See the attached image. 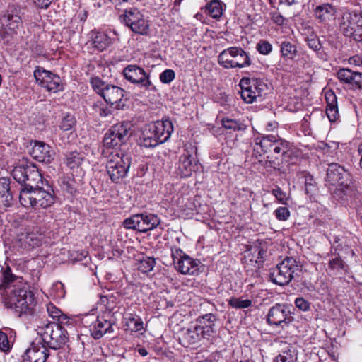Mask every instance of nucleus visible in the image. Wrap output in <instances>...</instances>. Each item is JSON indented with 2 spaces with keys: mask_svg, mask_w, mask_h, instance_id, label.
Listing matches in <instances>:
<instances>
[{
  "mask_svg": "<svg viewBox=\"0 0 362 362\" xmlns=\"http://www.w3.org/2000/svg\"><path fill=\"white\" fill-rule=\"evenodd\" d=\"M13 177L23 188L21 189L19 200L24 207L35 209H47L55 202L53 190L45 189L39 186L42 184V176L36 165L28 160H22L14 167Z\"/></svg>",
  "mask_w": 362,
  "mask_h": 362,
  "instance_id": "1",
  "label": "nucleus"
},
{
  "mask_svg": "<svg viewBox=\"0 0 362 362\" xmlns=\"http://www.w3.org/2000/svg\"><path fill=\"white\" fill-rule=\"evenodd\" d=\"M4 289L3 303L7 308L21 316L23 314L32 315L37 304L33 292L21 276H17L7 268L3 274V281L0 290Z\"/></svg>",
  "mask_w": 362,
  "mask_h": 362,
  "instance_id": "2",
  "label": "nucleus"
},
{
  "mask_svg": "<svg viewBox=\"0 0 362 362\" xmlns=\"http://www.w3.org/2000/svg\"><path fill=\"white\" fill-rule=\"evenodd\" d=\"M90 82L94 90L107 104L115 106L117 109H119L124 105L123 98L125 90L123 88L115 85L107 83L99 77L91 78Z\"/></svg>",
  "mask_w": 362,
  "mask_h": 362,
  "instance_id": "3",
  "label": "nucleus"
},
{
  "mask_svg": "<svg viewBox=\"0 0 362 362\" xmlns=\"http://www.w3.org/2000/svg\"><path fill=\"white\" fill-rule=\"evenodd\" d=\"M21 17L13 11H8L0 17V38L5 44H12L23 28Z\"/></svg>",
  "mask_w": 362,
  "mask_h": 362,
  "instance_id": "4",
  "label": "nucleus"
},
{
  "mask_svg": "<svg viewBox=\"0 0 362 362\" xmlns=\"http://www.w3.org/2000/svg\"><path fill=\"white\" fill-rule=\"evenodd\" d=\"M40 340L52 349H60L67 341V331L57 322H49L37 328Z\"/></svg>",
  "mask_w": 362,
  "mask_h": 362,
  "instance_id": "5",
  "label": "nucleus"
},
{
  "mask_svg": "<svg viewBox=\"0 0 362 362\" xmlns=\"http://www.w3.org/2000/svg\"><path fill=\"white\" fill-rule=\"evenodd\" d=\"M339 28L345 36L362 41V13L358 10L343 12Z\"/></svg>",
  "mask_w": 362,
  "mask_h": 362,
  "instance_id": "6",
  "label": "nucleus"
},
{
  "mask_svg": "<svg viewBox=\"0 0 362 362\" xmlns=\"http://www.w3.org/2000/svg\"><path fill=\"white\" fill-rule=\"evenodd\" d=\"M218 62L225 69H241L249 66L251 64V59L248 54L241 47H231L219 54Z\"/></svg>",
  "mask_w": 362,
  "mask_h": 362,
  "instance_id": "7",
  "label": "nucleus"
},
{
  "mask_svg": "<svg viewBox=\"0 0 362 362\" xmlns=\"http://www.w3.org/2000/svg\"><path fill=\"white\" fill-rule=\"evenodd\" d=\"M131 165V157L124 153L112 154L107 163V174L112 182L119 183L127 176Z\"/></svg>",
  "mask_w": 362,
  "mask_h": 362,
  "instance_id": "8",
  "label": "nucleus"
},
{
  "mask_svg": "<svg viewBox=\"0 0 362 362\" xmlns=\"http://www.w3.org/2000/svg\"><path fill=\"white\" fill-rule=\"evenodd\" d=\"M326 182L332 185H337L335 194L339 192L344 195L348 194L350 190V175L338 163H332L328 165Z\"/></svg>",
  "mask_w": 362,
  "mask_h": 362,
  "instance_id": "9",
  "label": "nucleus"
},
{
  "mask_svg": "<svg viewBox=\"0 0 362 362\" xmlns=\"http://www.w3.org/2000/svg\"><path fill=\"white\" fill-rule=\"evenodd\" d=\"M298 270L296 261L292 257H286L269 272L270 280L279 286L288 284L294 277V274Z\"/></svg>",
  "mask_w": 362,
  "mask_h": 362,
  "instance_id": "10",
  "label": "nucleus"
},
{
  "mask_svg": "<svg viewBox=\"0 0 362 362\" xmlns=\"http://www.w3.org/2000/svg\"><path fill=\"white\" fill-rule=\"evenodd\" d=\"M241 98L248 104L252 103L258 98H262L268 90L267 85L258 78H243L240 81Z\"/></svg>",
  "mask_w": 362,
  "mask_h": 362,
  "instance_id": "11",
  "label": "nucleus"
},
{
  "mask_svg": "<svg viewBox=\"0 0 362 362\" xmlns=\"http://www.w3.org/2000/svg\"><path fill=\"white\" fill-rule=\"evenodd\" d=\"M255 145V151L260 148L264 153L274 152L276 158L280 156L286 157L291 148L289 142L275 135L264 136Z\"/></svg>",
  "mask_w": 362,
  "mask_h": 362,
  "instance_id": "12",
  "label": "nucleus"
},
{
  "mask_svg": "<svg viewBox=\"0 0 362 362\" xmlns=\"http://www.w3.org/2000/svg\"><path fill=\"white\" fill-rule=\"evenodd\" d=\"M160 222V218L153 214H137L126 218L123 226L127 229L146 233L156 228Z\"/></svg>",
  "mask_w": 362,
  "mask_h": 362,
  "instance_id": "13",
  "label": "nucleus"
},
{
  "mask_svg": "<svg viewBox=\"0 0 362 362\" xmlns=\"http://www.w3.org/2000/svg\"><path fill=\"white\" fill-rule=\"evenodd\" d=\"M82 322L84 325L89 326L90 334L95 339H100L107 332H113L112 322L104 315L96 317L93 314H87Z\"/></svg>",
  "mask_w": 362,
  "mask_h": 362,
  "instance_id": "14",
  "label": "nucleus"
},
{
  "mask_svg": "<svg viewBox=\"0 0 362 362\" xmlns=\"http://www.w3.org/2000/svg\"><path fill=\"white\" fill-rule=\"evenodd\" d=\"M293 321V317L288 308L285 304L276 303L268 311L267 322L269 325L288 327Z\"/></svg>",
  "mask_w": 362,
  "mask_h": 362,
  "instance_id": "15",
  "label": "nucleus"
},
{
  "mask_svg": "<svg viewBox=\"0 0 362 362\" xmlns=\"http://www.w3.org/2000/svg\"><path fill=\"white\" fill-rule=\"evenodd\" d=\"M120 18L122 21L133 32L142 35L147 33L148 24L137 8H132L125 10L124 13Z\"/></svg>",
  "mask_w": 362,
  "mask_h": 362,
  "instance_id": "16",
  "label": "nucleus"
},
{
  "mask_svg": "<svg viewBox=\"0 0 362 362\" xmlns=\"http://www.w3.org/2000/svg\"><path fill=\"white\" fill-rule=\"evenodd\" d=\"M34 76L39 85L49 92L56 93L63 88L59 76L45 69L37 68Z\"/></svg>",
  "mask_w": 362,
  "mask_h": 362,
  "instance_id": "17",
  "label": "nucleus"
},
{
  "mask_svg": "<svg viewBox=\"0 0 362 362\" xmlns=\"http://www.w3.org/2000/svg\"><path fill=\"white\" fill-rule=\"evenodd\" d=\"M123 74L129 81L140 84L146 88H148L151 85L148 74L142 68L136 65H128L124 69Z\"/></svg>",
  "mask_w": 362,
  "mask_h": 362,
  "instance_id": "18",
  "label": "nucleus"
},
{
  "mask_svg": "<svg viewBox=\"0 0 362 362\" xmlns=\"http://www.w3.org/2000/svg\"><path fill=\"white\" fill-rule=\"evenodd\" d=\"M49 356L45 344L40 339L33 341L26 350L23 358L24 362H45Z\"/></svg>",
  "mask_w": 362,
  "mask_h": 362,
  "instance_id": "19",
  "label": "nucleus"
},
{
  "mask_svg": "<svg viewBox=\"0 0 362 362\" xmlns=\"http://www.w3.org/2000/svg\"><path fill=\"white\" fill-rule=\"evenodd\" d=\"M44 239L42 233L37 230H24L18 234L16 243L24 249H31L41 245Z\"/></svg>",
  "mask_w": 362,
  "mask_h": 362,
  "instance_id": "20",
  "label": "nucleus"
},
{
  "mask_svg": "<svg viewBox=\"0 0 362 362\" xmlns=\"http://www.w3.org/2000/svg\"><path fill=\"white\" fill-rule=\"evenodd\" d=\"M31 155L39 162L50 163L54 158L55 153L49 145L36 141L33 146Z\"/></svg>",
  "mask_w": 362,
  "mask_h": 362,
  "instance_id": "21",
  "label": "nucleus"
},
{
  "mask_svg": "<svg viewBox=\"0 0 362 362\" xmlns=\"http://www.w3.org/2000/svg\"><path fill=\"white\" fill-rule=\"evenodd\" d=\"M217 317L212 313L205 314L197 319L194 329L200 331L202 338H208L214 333L215 322Z\"/></svg>",
  "mask_w": 362,
  "mask_h": 362,
  "instance_id": "22",
  "label": "nucleus"
},
{
  "mask_svg": "<svg viewBox=\"0 0 362 362\" xmlns=\"http://www.w3.org/2000/svg\"><path fill=\"white\" fill-rule=\"evenodd\" d=\"M88 35L87 45L97 51L105 50L112 43L111 38L105 33L92 30Z\"/></svg>",
  "mask_w": 362,
  "mask_h": 362,
  "instance_id": "23",
  "label": "nucleus"
},
{
  "mask_svg": "<svg viewBox=\"0 0 362 362\" xmlns=\"http://www.w3.org/2000/svg\"><path fill=\"white\" fill-rule=\"evenodd\" d=\"M151 126L160 144L165 142L170 138L173 130L172 122L168 119L157 121L151 124Z\"/></svg>",
  "mask_w": 362,
  "mask_h": 362,
  "instance_id": "24",
  "label": "nucleus"
},
{
  "mask_svg": "<svg viewBox=\"0 0 362 362\" xmlns=\"http://www.w3.org/2000/svg\"><path fill=\"white\" fill-rule=\"evenodd\" d=\"M340 81L350 85L352 88H362V74L349 69H341L337 72Z\"/></svg>",
  "mask_w": 362,
  "mask_h": 362,
  "instance_id": "25",
  "label": "nucleus"
},
{
  "mask_svg": "<svg viewBox=\"0 0 362 362\" xmlns=\"http://www.w3.org/2000/svg\"><path fill=\"white\" fill-rule=\"evenodd\" d=\"M131 124L129 122H121L113 125L109 129V134L115 136L121 145L125 144L130 136Z\"/></svg>",
  "mask_w": 362,
  "mask_h": 362,
  "instance_id": "26",
  "label": "nucleus"
},
{
  "mask_svg": "<svg viewBox=\"0 0 362 362\" xmlns=\"http://www.w3.org/2000/svg\"><path fill=\"white\" fill-rule=\"evenodd\" d=\"M139 144L146 148L155 147L160 144L151 124L145 126L139 136Z\"/></svg>",
  "mask_w": 362,
  "mask_h": 362,
  "instance_id": "27",
  "label": "nucleus"
},
{
  "mask_svg": "<svg viewBox=\"0 0 362 362\" xmlns=\"http://www.w3.org/2000/svg\"><path fill=\"white\" fill-rule=\"evenodd\" d=\"M123 320L127 329L131 332H137L144 329L141 318L135 313H125Z\"/></svg>",
  "mask_w": 362,
  "mask_h": 362,
  "instance_id": "28",
  "label": "nucleus"
},
{
  "mask_svg": "<svg viewBox=\"0 0 362 362\" xmlns=\"http://www.w3.org/2000/svg\"><path fill=\"white\" fill-rule=\"evenodd\" d=\"M224 4L220 0H211L202 8L205 14L219 20L223 15Z\"/></svg>",
  "mask_w": 362,
  "mask_h": 362,
  "instance_id": "29",
  "label": "nucleus"
},
{
  "mask_svg": "<svg viewBox=\"0 0 362 362\" xmlns=\"http://www.w3.org/2000/svg\"><path fill=\"white\" fill-rule=\"evenodd\" d=\"M315 14L321 22H326L334 18L335 8L329 4H323L317 6Z\"/></svg>",
  "mask_w": 362,
  "mask_h": 362,
  "instance_id": "30",
  "label": "nucleus"
},
{
  "mask_svg": "<svg viewBox=\"0 0 362 362\" xmlns=\"http://www.w3.org/2000/svg\"><path fill=\"white\" fill-rule=\"evenodd\" d=\"M199 169L197 160L192 155H185L182 160V177H189Z\"/></svg>",
  "mask_w": 362,
  "mask_h": 362,
  "instance_id": "31",
  "label": "nucleus"
},
{
  "mask_svg": "<svg viewBox=\"0 0 362 362\" xmlns=\"http://www.w3.org/2000/svg\"><path fill=\"white\" fill-rule=\"evenodd\" d=\"M223 127L226 130L231 132H244L247 125L238 119L229 118L228 117H223L221 120Z\"/></svg>",
  "mask_w": 362,
  "mask_h": 362,
  "instance_id": "32",
  "label": "nucleus"
},
{
  "mask_svg": "<svg viewBox=\"0 0 362 362\" xmlns=\"http://www.w3.org/2000/svg\"><path fill=\"white\" fill-rule=\"evenodd\" d=\"M0 199L5 204H9L13 199L10 189V181L6 177L0 178Z\"/></svg>",
  "mask_w": 362,
  "mask_h": 362,
  "instance_id": "33",
  "label": "nucleus"
},
{
  "mask_svg": "<svg viewBox=\"0 0 362 362\" xmlns=\"http://www.w3.org/2000/svg\"><path fill=\"white\" fill-rule=\"evenodd\" d=\"M330 96L332 99L331 103L327 102L326 115L330 122H334L339 118V114L335 95L332 94Z\"/></svg>",
  "mask_w": 362,
  "mask_h": 362,
  "instance_id": "34",
  "label": "nucleus"
},
{
  "mask_svg": "<svg viewBox=\"0 0 362 362\" xmlns=\"http://www.w3.org/2000/svg\"><path fill=\"white\" fill-rule=\"evenodd\" d=\"M198 264L187 255H182V274H194L197 272Z\"/></svg>",
  "mask_w": 362,
  "mask_h": 362,
  "instance_id": "35",
  "label": "nucleus"
},
{
  "mask_svg": "<svg viewBox=\"0 0 362 362\" xmlns=\"http://www.w3.org/2000/svg\"><path fill=\"white\" fill-rule=\"evenodd\" d=\"M281 54L282 57L293 59L297 52L296 47L288 41H284L281 44Z\"/></svg>",
  "mask_w": 362,
  "mask_h": 362,
  "instance_id": "36",
  "label": "nucleus"
},
{
  "mask_svg": "<svg viewBox=\"0 0 362 362\" xmlns=\"http://www.w3.org/2000/svg\"><path fill=\"white\" fill-rule=\"evenodd\" d=\"M155 264V258L151 257H145L139 261L138 269L142 273H147L153 270Z\"/></svg>",
  "mask_w": 362,
  "mask_h": 362,
  "instance_id": "37",
  "label": "nucleus"
},
{
  "mask_svg": "<svg viewBox=\"0 0 362 362\" xmlns=\"http://www.w3.org/2000/svg\"><path fill=\"white\" fill-rule=\"evenodd\" d=\"M83 158L80 153L76 151L66 155V163L70 168L78 167L82 163Z\"/></svg>",
  "mask_w": 362,
  "mask_h": 362,
  "instance_id": "38",
  "label": "nucleus"
},
{
  "mask_svg": "<svg viewBox=\"0 0 362 362\" xmlns=\"http://www.w3.org/2000/svg\"><path fill=\"white\" fill-rule=\"evenodd\" d=\"M228 305L233 308L244 309L252 305V300L242 298H231L228 300Z\"/></svg>",
  "mask_w": 362,
  "mask_h": 362,
  "instance_id": "39",
  "label": "nucleus"
},
{
  "mask_svg": "<svg viewBox=\"0 0 362 362\" xmlns=\"http://www.w3.org/2000/svg\"><path fill=\"white\" fill-rule=\"evenodd\" d=\"M296 354L288 349L276 357V362H296Z\"/></svg>",
  "mask_w": 362,
  "mask_h": 362,
  "instance_id": "40",
  "label": "nucleus"
},
{
  "mask_svg": "<svg viewBox=\"0 0 362 362\" xmlns=\"http://www.w3.org/2000/svg\"><path fill=\"white\" fill-rule=\"evenodd\" d=\"M171 257L175 269L181 273V249L173 247L171 248Z\"/></svg>",
  "mask_w": 362,
  "mask_h": 362,
  "instance_id": "41",
  "label": "nucleus"
},
{
  "mask_svg": "<svg viewBox=\"0 0 362 362\" xmlns=\"http://www.w3.org/2000/svg\"><path fill=\"white\" fill-rule=\"evenodd\" d=\"M75 124V117L73 115L68 114L63 117L59 127L63 131H69L71 129Z\"/></svg>",
  "mask_w": 362,
  "mask_h": 362,
  "instance_id": "42",
  "label": "nucleus"
},
{
  "mask_svg": "<svg viewBox=\"0 0 362 362\" xmlns=\"http://www.w3.org/2000/svg\"><path fill=\"white\" fill-rule=\"evenodd\" d=\"M103 144L104 146L107 148H113L121 146L120 143H119V139L117 140L115 136H111L109 134V130L105 134Z\"/></svg>",
  "mask_w": 362,
  "mask_h": 362,
  "instance_id": "43",
  "label": "nucleus"
},
{
  "mask_svg": "<svg viewBox=\"0 0 362 362\" xmlns=\"http://www.w3.org/2000/svg\"><path fill=\"white\" fill-rule=\"evenodd\" d=\"M257 50L264 55L269 54L272 51V45L267 40H260L256 46Z\"/></svg>",
  "mask_w": 362,
  "mask_h": 362,
  "instance_id": "44",
  "label": "nucleus"
},
{
  "mask_svg": "<svg viewBox=\"0 0 362 362\" xmlns=\"http://www.w3.org/2000/svg\"><path fill=\"white\" fill-rule=\"evenodd\" d=\"M329 267L332 270L339 272L345 269L346 264L341 257H338L329 260Z\"/></svg>",
  "mask_w": 362,
  "mask_h": 362,
  "instance_id": "45",
  "label": "nucleus"
},
{
  "mask_svg": "<svg viewBox=\"0 0 362 362\" xmlns=\"http://www.w3.org/2000/svg\"><path fill=\"white\" fill-rule=\"evenodd\" d=\"M200 337H202L200 331H197V329H194V327H193V330L192 329H188L187 332L185 334V338L187 339L190 344L195 343L199 339Z\"/></svg>",
  "mask_w": 362,
  "mask_h": 362,
  "instance_id": "46",
  "label": "nucleus"
},
{
  "mask_svg": "<svg viewBox=\"0 0 362 362\" xmlns=\"http://www.w3.org/2000/svg\"><path fill=\"white\" fill-rule=\"evenodd\" d=\"M272 194L276 197L280 204H288V198L286 197V194L279 187H276L275 189H273L272 190Z\"/></svg>",
  "mask_w": 362,
  "mask_h": 362,
  "instance_id": "47",
  "label": "nucleus"
},
{
  "mask_svg": "<svg viewBox=\"0 0 362 362\" xmlns=\"http://www.w3.org/2000/svg\"><path fill=\"white\" fill-rule=\"evenodd\" d=\"M307 45L309 48L317 52L321 49V44L317 36L310 35L306 38Z\"/></svg>",
  "mask_w": 362,
  "mask_h": 362,
  "instance_id": "48",
  "label": "nucleus"
},
{
  "mask_svg": "<svg viewBox=\"0 0 362 362\" xmlns=\"http://www.w3.org/2000/svg\"><path fill=\"white\" fill-rule=\"evenodd\" d=\"M276 218L279 221H286L290 216V211L286 207H279L274 211Z\"/></svg>",
  "mask_w": 362,
  "mask_h": 362,
  "instance_id": "49",
  "label": "nucleus"
},
{
  "mask_svg": "<svg viewBox=\"0 0 362 362\" xmlns=\"http://www.w3.org/2000/svg\"><path fill=\"white\" fill-rule=\"evenodd\" d=\"M11 349L10 343L8 339L7 334L2 331H0V350L6 352Z\"/></svg>",
  "mask_w": 362,
  "mask_h": 362,
  "instance_id": "50",
  "label": "nucleus"
},
{
  "mask_svg": "<svg viewBox=\"0 0 362 362\" xmlns=\"http://www.w3.org/2000/svg\"><path fill=\"white\" fill-rule=\"evenodd\" d=\"M47 311L53 319L58 320L63 315L62 312L52 303L47 305Z\"/></svg>",
  "mask_w": 362,
  "mask_h": 362,
  "instance_id": "51",
  "label": "nucleus"
},
{
  "mask_svg": "<svg viewBox=\"0 0 362 362\" xmlns=\"http://www.w3.org/2000/svg\"><path fill=\"white\" fill-rule=\"evenodd\" d=\"M175 78V72L171 69H166L160 74V80L163 83H169Z\"/></svg>",
  "mask_w": 362,
  "mask_h": 362,
  "instance_id": "52",
  "label": "nucleus"
},
{
  "mask_svg": "<svg viewBox=\"0 0 362 362\" xmlns=\"http://www.w3.org/2000/svg\"><path fill=\"white\" fill-rule=\"evenodd\" d=\"M296 308L303 310L308 311L310 308V303L303 297H298L295 300Z\"/></svg>",
  "mask_w": 362,
  "mask_h": 362,
  "instance_id": "53",
  "label": "nucleus"
},
{
  "mask_svg": "<svg viewBox=\"0 0 362 362\" xmlns=\"http://www.w3.org/2000/svg\"><path fill=\"white\" fill-rule=\"evenodd\" d=\"M61 188L62 190L70 194H73L75 192L73 184L68 180H63L61 184Z\"/></svg>",
  "mask_w": 362,
  "mask_h": 362,
  "instance_id": "54",
  "label": "nucleus"
},
{
  "mask_svg": "<svg viewBox=\"0 0 362 362\" xmlns=\"http://www.w3.org/2000/svg\"><path fill=\"white\" fill-rule=\"evenodd\" d=\"M271 18L273 21V22L278 25H283L285 21L284 17L281 14H280L279 13H277V12L273 13L272 14Z\"/></svg>",
  "mask_w": 362,
  "mask_h": 362,
  "instance_id": "55",
  "label": "nucleus"
},
{
  "mask_svg": "<svg viewBox=\"0 0 362 362\" xmlns=\"http://www.w3.org/2000/svg\"><path fill=\"white\" fill-rule=\"evenodd\" d=\"M58 322L57 324L60 325L62 327H64L65 325H72L73 320L68 317L66 315H62L58 320Z\"/></svg>",
  "mask_w": 362,
  "mask_h": 362,
  "instance_id": "56",
  "label": "nucleus"
},
{
  "mask_svg": "<svg viewBox=\"0 0 362 362\" xmlns=\"http://www.w3.org/2000/svg\"><path fill=\"white\" fill-rule=\"evenodd\" d=\"M36 5L42 8H47L52 2V0H34Z\"/></svg>",
  "mask_w": 362,
  "mask_h": 362,
  "instance_id": "57",
  "label": "nucleus"
},
{
  "mask_svg": "<svg viewBox=\"0 0 362 362\" xmlns=\"http://www.w3.org/2000/svg\"><path fill=\"white\" fill-rule=\"evenodd\" d=\"M313 177L311 175L305 177V191L307 193L309 192V190H311V187H313Z\"/></svg>",
  "mask_w": 362,
  "mask_h": 362,
  "instance_id": "58",
  "label": "nucleus"
},
{
  "mask_svg": "<svg viewBox=\"0 0 362 362\" xmlns=\"http://www.w3.org/2000/svg\"><path fill=\"white\" fill-rule=\"evenodd\" d=\"M298 4V0H279V4L286 6H291L293 5Z\"/></svg>",
  "mask_w": 362,
  "mask_h": 362,
  "instance_id": "59",
  "label": "nucleus"
},
{
  "mask_svg": "<svg viewBox=\"0 0 362 362\" xmlns=\"http://www.w3.org/2000/svg\"><path fill=\"white\" fill-rule=\"evenodd\" d=\"M266 254H267V251L264 249H259V251H258V259H260L261 261L263 260V259L264 258V257L266 256Z\"/></svg>",
  "mask_w": 362,
  "mask_h": 362,
  "instance_id": "60",
  "label": "nucleus"
},
{
  "mask_svg": "<svg viewBox=\"0 0 362 362\" xmlns=\"http://www.w3.org/2000/svg\"><path fill=\"white\" fill-rule=\"evenodd\" d=\"M116 7L122 5L123 3L127 2L128 0H109Z\"/></svg>",
  "mask_w": 362,
  "mask_h": 362,
  "instance_id": "61",
  "label": "nucleus"
},
{
  "mask_svg": "<svg viewBox=\"0 0 362 362\" xmlns=\"http://www.w3.org/2000/svg\"><path fill=\"white\" fill-rule=\"evenodd\" d=\"M138 352L141 356H146L148 355V351L145 348H139Z\"/></svg>",
  "mask_w": 362,
  "mask_h": 362,
  "instance_id": "62",
  "label": "nucleus"
},
{
  "mask_svg": "<svg viewBox=\"0 0 362 362\" xmlns=\"http://www.w3.org/2000/svg\"><path fill=\"white\" fill-rule=\"evenodd\" d=\"M358 151L361 157L362 156V144L358 146Z\"/></svg>",
  "mask_w": 362,
  "mask_h": 362,
  "instance_id": "63",
  "label": "nucleus"
},
{
  "mask_svg": "<svg viewBox=\"0 0 362 362\" xmlns=\"http://www.w3.org/2000/svg\"><path fill=\"white\" fill-rule=\"evenodd\" d=\"M181 2V0H175V4H179Z\"/></svg>",
  "mask_w": 362,
  "mask_h": 362,
  "instance_id": "64",
  "label": "nucleus"
}]
</instances>
